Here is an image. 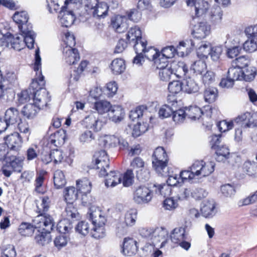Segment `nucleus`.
Segmentation results:
<instances>
[{
  "mask_svg": "<svg viewBox=\"0 0 257 257\" xmlns=\"http://www.w3.org/2000/svg\"><path fill=\"white\" fill-rule=\"evenodd\" d=\"M233 121L244 128L257 126V113H241L234 120L220 121L217 124L220 132H226L231 130L233 127Z\"/></svg>",
  "mask_w": 257,
  "mask_h": 257,
  "instance_id": "obj_1",
  "label": "nucleus"
},
{
  "mask_svg": "<svg viewBox=\"0 0 257 257\" xmlns=\"http://www.w3.org/2000/svg\"><path fill=\"white\" fill-rule=\"evenodd\" d=\"M168 155L163 147L157 148L152 156V166L153 169L162 176L167 174V167L168 163Z\"/></svg>",
  "mask_w": 257,
  "mask_h": 257,
  "instance_id": "obj_2",
  "label": "nucleus"
},
{
  "mask_svg": "<svg viewBox=\"0 0 257 257\" xmlns=\"http://www.w3.org/2000/svg\"><path fill=\"white\" fill-rule=\"evenodd\" d=\"M168 240V232L167 230L163 227H157L154 229L152 242L146 243L142 249L147 253H151L159 243H161L159 246L163 247L165 246Z\"/></svg>",
  "mask_w": 257,
  "mask_h": 257,
  "instance_id": "obj_3",
  "label": "nucleus"
},
{
  "mask_svg": "<svg viewBox=\"0 0 257 257\" xmlns=\"http://www.w3.org/2000/svg\"><path fill=\"white\" fill-rule=\"evenodd\" d=\"M45 84V81L44 80V77L42 74L41 71L40 72V76L38 79L36 78L32 80V82L30 84L29 88H31V90L32 92V97L34 101L33 104L30 103L27 105V107H30L31 108H34V110L36 112L42 109V107L44 106V104H41V100L37 97V94L41 89H43V87Z\"/></svg>",
  "mask_w": 257,
  "mask_h": 257,
  "instance_id": "obj_4",
  "label": "nucleus"
},
{
  "mask_svg": "<svg viewBox=\"0 0 257 257\" xmlns=\"http://www.w3.org/2000/svg\"><path fill=\"white\" fill-rule=\"evenodd\" d=\"M218 108L216 106H213L211 105H205L203 108H200L196 105H191L189 106L180 107L178 109H174L173 107L168 105H164L160 108L159 112H186L190 111L191 112H217L218 111Z\"/></svg>",
  "mask_w": 257,
  "mask_h": 257,
  "instance_id": "obj_5",
  "label": "nucleus"
},
{
  "mask_svg": "<svg viewBox=\"0 0 257 257\" xmlns=\"http://www.w3.org/2000/svg\"><path fill=\"white\" fill-rule=\"evenodd\" d=\"M214 167L213 162L206 163L203 161H196L189 169L192 171L195 177L198 178L209 175L214 171Z\"/></svg>",
  "mask_w": 257,
  "mask_h": 257,
  "instance_id": "obj_6",
  "label": "nucleus"
},
{
  "mask_svg": "<svg viewBox=\"0 0 257 257\" xmlns=\"http://www.w3.org/2000/svg\"><path fill=\"white\" fill-rule=\"evenodd\" d=\"M105 113H91L83 120V123L86 127L92 129L95 132L100 131L107 121L104 114Z\"/></svg>",
  "mask_w": 257,
  "mask_h": 257,
  "instance_id": "obj_7",
  "label": "nucleus"
},
{
  "mask_svg": "<svg viewBox=\"0 0 257 257\" xmlns=\"http://www.w3.org/2000/svg\"><path fill=\"white\" fill-rule=\"evenodd\" d=\"M38 232L45 231L51 232L54 226L53 218L49 214H38L33 221Z\"/></svg>",
  "mask_w": 257,
  "mask_h": 257,
  "instance_id": "obj_8",
  "label": "nucleus"
},
{
  "mask_svg": "<svg viewBox=\"0 0 257 257\" xmlns=\"http://www.w3.org/2000/svg\"><path fill=\"white\" fill-rule=\"evenodd\" d=\"M145 165V162L140 157L135 158L130 164L131 169L136 170L137 177L143 181H147L150 178L149 171L144 169Z\"/></svg>",
  "mask_w": 257,
  "mask_h": 257,
  "instance_id": "obj_9",
  "label": "nucleus"
},
{
  "mask_svg": "<svg viewBox=\"0 0 257 257\" xmlns=\"http://www.w3.org/2000/svg\"><path fill=\"white\" fill-rule=\"evenodd\" d=\"M204 113H158V118L163 119L165 118L172 117L173 121L176 123H182L185 118L187 117L192 121H196L202 119V115Z\"/></svg>",
  "mask_w": 257,
  "mask_h": 257,
  "instance_id": "obj_10",
  "label": "nucleus"
},
{
  "mask_svg": "<svg viewBox=\"0 0 257 257\" xmlns=\"http://www.w3.org/2000/svg\"><path fill=\"white\" fill-rule=\"evenodd\" d=\"M137 218V211L136 209H130L124 215V221L119 222L116 225L118 232L123 233L125 228L128 226H132L136 223Z\"/></svg>",
  "mask_w": 257,
  "mask_h": 257,
  "instance_id": "obj_11",
  "label": "nucleus"
},
{
  "mask_svg": "<svg viewBox=\"0 0 257 257\" xmlns=\"http://www.w3.org/2000/svg\"><path fill=\"white\" fill-rule=\"evenodd\" d=\"M170 68H172L173 74L177 78H183V80L191 75L188 67L184 62L172 61L170 63Z\"/></svg>",
  "mask_w": 257,
  "mask_h": 257,
  "instance_id": "obj_12",
  "label": "nucleus"
},
{
  "mask_svg": "<svg viewBox=\"0 0 257 257\" xmlns=\"http://www.w3.org/2000/svg\"><path fill=\"white\" fill-rule=\"evenodd\" d=\"M88 217L93 225H105L106 218L105 213L99 207L92 206L88 212Z\"/></svg>",
  "mask_w": 257,
  "mask_h": 257,
  "instance_id": "obj_13",
  "label": "nucleus"
},
{
  "mask_svg": "<svg viewBox=\"0 0 257 257\" xmlns=\"http://www.w3.org/2000/svg\"><path fill=\"white\" fill-rule=\"evenodd\" d=\"M8 159L10 161H7V164L3 169L4 174L7 177H9L13 171L21 172L23 167L22 160L17 158L15 156L10 157Z\"/></svg>",
  "mask_w": 257,
  "mask_h": 257,
  "instance_id": "obj_14",
  "label": "nucleus"
},
{
  "mask_svg": "<svg viewBox=\"0 0 257 257\" xmlns=\"http://www.w3.org/2000/svg\"><path fill=\"white\" fill-rule=\"evenodd\" d=\"M152 199V191L146 187H139L134 194V200L138 204L147 203Z\"/></svg>",
  "mask_w": 257,
  "mask_h": 257,
  "instance_id": "obj_15",
  "label": "nucleus"
},
{
  "mask_svg": "<svg viewBox=\"0 0 257 257\" xmlns=\"http://www.w3.org/2000/svg\"><path fill=\"white\" fill-rule=\"evenodd\" d=\"M67 6L64 5L61 7L58 18H60L62 26L64 27L68 28L73 24L76 17L72 11H67Z\"/></svg>",
  "mask_w": 257,
  "mask_h": 257,
  "instance_id": "obj_16",
  "label": "nucleus"
},
{
  "mask_svg": "<svg viewBox=\"0 0 257 257\" xmlns=\"http://www.w3.org/2000/svg\"><path fill=\"white\" fill-rule=\"evenodd\" d=\"M177 104V101L173 100L172 105L170 107H173L174 109H177L176 108ZM165 105L164 104V105ZM166 105H168V104ZM158 105L157 101L150 102H148L147 104L137 106L134 110H131L130 112H144L145 111H147L148 112H156L158 109L159 112L160 108L163 107L164 105L160 108L158 107Z\"/></svg>",
  "mask_w": 257,
  "mask_h": 257,
  "instance_id": "obj_17",
  "label": "nucleus"
},
{
  "mask_svg": "<svg viewBox=\"0 0 257 257\" xmlns=\"http://www.w3.org/2000/svg\"><path fill=\"white\" fill-rule=\"evenodd\" d=\"M156 119L157 118L152 116H149V118H146L145 120L138 121L137 123L134 126L132 132L133 136L137 138L144 134L149 127L148 122L153 124L156 122Z\"/></svg>",
  "mask_w": 257,
  "mask_h": 257,
  "instance_id": "obj_18",
  "label": "nucleus"
},
{
  "mask_svg": "<svg viewBox=\"0 0 257 257\" xmlns=\"http://www.w3.org/2000/svg\"><path fill=\"white\" fill-rule=\"evenodd\" d=\"M138 250L137 241L132 238H125L121 248V253L125 256H132Z\"/></svg>",
  "mask_w": 257,
  "mask_h": 257,
  "instance_id": "obj_19",
  "label": "nucleus"
},
{
  "mask_svg": "<svg viewBox=\"0 0 257 257\" xmlns=\"http://www.w3.org/2000/svg\"><path fill=\"white\" fill-rule=\"evenodd\" d=\"M5 143L11 151H18L22 146V140L18 133H14L5 138Z\"/></svg>",
  "mask_w": 257,
  "mask_h": 257,
  "instance_id": "obj_20",
  "label": "nucleus"
},
{
  "mask_svg": "<svg viewBox=\"0 0 257 257\" xmlns=\"http://www.w3.org/2000/svg\"><path fill=\"white\" fill-rule=\"evenodd\" d=\"M142 31L139 27L131 28L126 35V39L129 44L133 45L134 50H137V46L139 45V40L142 39Z\"/></svg>",
  "mask_w": 257,
  "mask_h": 257,
  "instance_id": "obj_21",
  "label": "nucleus"
},
{
  "mask_svg": "<svg viewBox=\"0 0 257 257\" xmlns=\"http://www.w3.org/2000/svg\"><path fill=\"white\" fill-rule=\"evenodd\" d=\"M210 27L206 22H200L195 26L192 32L194 38L202 39L205 38L210 33Z\"/></svg>",
  "mask_w": 257,
  "mask_h": 257,
  "instance_id": "obj_22",
  "label": "nucleus"
},
{
  "mask_svg": "<svg viewBox=\"0 0 257 257\" xmlns=\"http://www.w3.org/2000/svg\"><path fill=\"white\" fill-rule=\"evenodd\" d=\"M150 51L153 53L152 60L154 62L157 69L170 66L169 59L162 54L159 50L156 49H151Z\"/></svg>",
  "mask_w": 257,
  "mask_h": 257,
  "instance_id": "obj_23",
  "label": "nucleus"
},
{
  "mask_svg": "<svg viewBox=\"0 0 257 257\" xmlns=\"http://www.w3.org/2000/svg\"><path fill=\"white\" fill-rule=\"evenodd\" d=\"M63 54L66 62L70 65L75 64L80 59L78 51L76 48H64Z\"/></svg>",
  "mask_w": 257,
  "mask_h": 257,
  "instance_id": "obj_24",
  "label": "nucleus"
},
{
  "mask_svg": "<svg viewBox=\"0 0 257 257\" xmlns=\"http://www.w3.org/2000/svg\"><path fill=\"white\" fill-rule=\"evenodd\" d=\"M105 185L107 187H113L120 184L122 181V175L117 171H110L106 173Z\"/></svg>",
  "mask_w": 257,
  "mask_h": 257,
  "instance_id": "obj_25",
  "label": "nucleus"
},
{
  "mask_svg": "<svg viewBox=\"0 0 257 257\" xmlns=\"http://www.w3.org/2000/svg\"><path fill=\"white\" fill-rule=\"evenodd\" d=\"M215 203L213 200H207L203 202L201 212L205 218H211L216 213Z\"/></svg>",
  "mask_w": 257,
  "mask_h": 257,
  "instance_id": "obj_26",
  "label": "nucleus"
},
{
  "mask_svg": "<svg viewBox=\"0 0 257 257\" xmlns=\"http://www.w3.org/2000/svg\"><path fill=\"white\" fill-rule=\"evenodd\" d=\"M183 91L188 94L197 93L199 90V86L194 79L191 78V75L189 77L186 78L183 80Z\"/></svg>",
  "mask_w": 257,
  "mask_h": 257,
  "instance_id": "obj_27",
  "label": "nucleus"
},
{
  "mask_svg": "<svg viewBox=\"0 0 257 257\" xmlns=\"http://www.w3.org/2000/svg\"><path fill=\"white\" fill-rule=\"evenodd\" d=\"M66 131L59 130L51 135L49 139V143L55 146L63 144L66 138Z\"/></svg>",
  "mask_w": 257,
  "mask_h": 257,
  "instance_id": "obj_28",
  "label": "nucleus"
},
{
  "mask_svg": "<svg viewBox=\"0 0 257 257\" xmlns=\"http://www.w3.org/2000/svg\"><path fill=\"white\" fill-rule=\"evenodd\" d=\"M78 192L73 186L65 188L63 195L64 200L67 204H72L78 198Z\"/></svg>",
  "mask_w": 257,
  "mask_h": 257,
  "instance_id": "obj_29",
  "label": "nucleus"
},
{
  "mask_svg": "<svg viewBox=\"0 0 257 257\" xmlns=\"http://www.w3.org/2000/svg\"><path fill=\"white\" fill-rule=\"evenodd\" d=\"M124 20V18L119 16H117L111 20L112 27L117 33H123L127 29V24Z\"/></svg>",
  "mask_w": 257,
  "mask_h": 257,
  "instance_id": "obj_30",
  "label": "nucleus"
},
{
  "mask_svg": "<svg viewBox=\"0 0 257 257\" xmlns=\"http://www.w3.org/2000/svg\"><path fill=\"white\" fill-rule=\"evenodd\" d=\"M109 7L105 2L99 3L93 12L94 17L98 19H103L108 15Z\"/></svg>",
  "mask_w": 257,
  "mask_h": 257,
  "instance_id": "obj_31",
  "label": "nucleus"
},
{
  "mask_svg": "<svg viewBox=\"0 0 257 257\" xmlns=\"http://www.w3.org/2000/svg\"><path fill=\"white\" fill-rule=\"evenodd\" d=\"M109 67L113 74H120L125 69V61L121 58L115 59L111 62Z\"/></svg>",
  "mask_w": 257,
  "mask_h": 257,
  "instance_id": "obj_32",
  "label": "nucleus"
},
{
  "mask_svg": "<svg viewBox=\"0 0 257 257\" xmlns=\"http://www.w3.org/2000/svg\"><path fill=\"white\" fill-rule=\"evenodd\" d=\"M77 190L78 193L83 195L89 193L91 189V184L89 181L86 178L76 182Z\"/></svg>",
  "mask_w": 257,
  "mask_h": 257,
  "instance_id": "obj_33",
  "label": "nucleus"
},
{
  "mask_svg": "<svg viewBox=\"0 0 257 257\" xmlns=\"http://www.w3.org/2000/svg\"><path fill=\"white\" fill-rule=\"evenodd\" d=\"M13 19L14 21L19 24V29H23V25L26 26L28 23L29 16L26 12H17L14 15Z\"/></svg>",
  "mask_w": 257,
  "mask_h": 257,
  "instance_id": "obj_34",
  "label": "nucleus"
},
{
  "mask_svg": "<svg viewBox=\"0 0 257 257\" xmlns=\"http://www.w3.org/2000/svg\"><path fill=\"white\" fill-rule=\"evenodd\" d=\"M51 232L41 231L39 232L35 237L37 243L40 245L44 246L49 244L52 240Z\"/></svg>",
  "mask_w": 257,
  "mask_h": 257,
  "instance_id": "obj_35",
  "label": "nucleus"
},
{
  "mask_svg": "<svg viewBox=\"0 0 257 257\" xmlns=\"http://www.w3.org/2000/svg\"><path fill=\"white\" fill-rule=\"evenodd\" d=\"M53 180L54 186L57 189L62 188L66 183V180L64 173L60 170H57L55 171L54 173Z\"/></svg>",
  "mask_w": 257,
  "mask_h": 257,
  "instance_id": "obj_36",
  "label": "nucleus"
},
{
  "mask_svg": "<svg viewBox=\"0 0 257 257\" xmlns=\"http://www.w3.org/2000/svg\"><path fill=\"white\" fill-rule=\"evenodd\" d=\"M100 142L105 148L115 147L118 142V138L114 135H105L101 138Z\"/></svg>",
  "mask_w": 257,
  "mask_h": 257,
  "instance_id": "obj_37",
  "label": "nucleus"
},
{
  "mask_svg": "<svg viewBox=\"0 0 257 257\" xmlns=\"http://www.w3.org/2000/svg\"><path fill=\"white\" fill-rule=\"evenodd\" d=\"M170 239L175 243H178L185 239L184 228L179 227L175 228L170 235Z\"/></svg>",
  "mask_w": 257,
  "mask_h": 257,
  "instance_id": "obj_38",
  "label": "nucleus"
},
{
  "mask_svg": "<svg viewBox=\"0 0 257 257\" xmlns=\"http://www.w3.org/2000/svg\"><path fill=\"white\" fill-rule=\"evenodd\" d=\"M218 90L215 87H210L206 88L203 93L205 101L209 103L214 102L218 97Z\"/></svg>",
  "mask_w": 257,
  "mask_h": 257,
  "instance_id": "obj_39",
  "label": "nucleus"
},
{
  "mask_svg": "<svg viewBox=\"0 0 257 257\" xmlns=\"http://www.w3.org/2000/svg\"><path fill=\"white\" fill-rule=\"evenodd\" d=\"M207 68L206 63L201 60H199L194 62V63L191 65L190 68V74L192 73L193 74H200L202 75L203 72H204Z\"/></svg>",
  "mask_w": 257,
  "mask_h": 257,
  "instance_id": "obj_40",
  "label": "nucleus"
},
{
  "mask_svg": "<svg viewBox=\"0 0 257 257\" xmlns=\"http://www.w3.org/2000/svg\"><path fill=\"white\" fill-rule=\"evenodd\" d=\"M20 38L19 36L15 37L11 33L7 32V40L8 46H5V47H10L13 48L15 50H20Z\"/></svg>",
  "mask_w": 257,
  "mask_h": 257,
  "instance_id": "obj_41",
  "label": "nucleus"
},
{
  "mask_svg": "<svg viewBox=\"0 0 257 257\" xmlns=\"http://www.w3.org/2000/svg\"><path fill=\"white\" fill-rule=\"evenodd\" d=\"M50 201L48 196H44L41 198L40 203L37 204V212L39 214H47L46 212L50 207Z\"/></svg>",
  "mask_w": 257,
  "mask_h": 257,
  "instance_id": "obj_42",
  "label": "nucleus"
},
{
  "mask_svg": "<svg viewBox=\"0 0 257 257\" xmlns=\"http://www.w3.org/2000/svg\"><path fill=\"white\" fill-rule=\"evenodd\" d=\"M35 228L34 224L23 222L19 226V232L23 236H30L33 234Z\"/></svg>",
  "mask_w": 257,
  "mask_h": 257,
  "instance_id": "obj_43",
  "label": "nucleus"
},
{
  "mask_svg": "<svg viewBox=\"0 0 257 257\" xmlns=\"http://www.w3.org/2000/svg\"><path fill=\"white\" fill-rule=\"evenodd\" d=\"M45 172L42 171L38 174L35 179V190L39 193H44L45 192V188L44 185Z\"/></svg>",
  "mask_w": 257,
  "mask_h": 257,
  "instance_id": "obj_44",
  "label": "nucleus"
},
{
  "mask_svg": "<svg viewBox=\"0 0 257 257\" xmlns=\"http://www.w3.org/2000/svg\"><path fill=\"white\" fill-rule=\"evenodd\" d=\"M183 81L174 80L168 84V89L172 95L176 94L181 91H183Z\"/></svg>",
  "mask_w": 257,
  "mask_h": 257,
  "instance_id": "obj_45",
  "label": "nucleus"
},
{
  "mask_svg": "<svg viewBox=\"0 0 257 257\" xmlns=\"http://www.w3.org/2000/svg\"><path fill=\"white\" fill-rule=\"evenodd\" d=\"M94 108L98 112H108L110 111L111 104L106 100H99L94 102Z\"/></svg>",
  "mask_w": 257,
  "mask_h": 257,
  "instance_id": "obj_46",
  "label": "nucleus"
},
{
  "mask_svg": "<svg viewBox=\"0 0 257 257\" xmlns=\"http://www.w3.org/2000/svg\"><path fill=\"white\" fill-rule=\"evenodd\" d=\"M96 169L99 170V175L101 177L105 176L107 172V168H109V159L104 157V161L95 162Z\"/></svg>",
  "mask_w": 257,
  "mask_h": 257,
  "instance_id": "obj_47",
  "label": "nucleus"
},
{
  "mask_svg": "<svg viewBox=\"0 0 257 257\" xmlns=\"http://www.w3.org/2000/svg\"><path fill=\"white\" fill-rule=\"evenodd\" d=\"M256 70L255 67H246L242 70V79L246 81H250L254 79L256 76Z\"/></svg>",
  "mask_w": 257,
  "mask_h": 257,
  "instance_id": "obj_48",
  "label": "nucleus"
},
{
  "mask_svg": "<svg viewBox=\"0 0 257 257\" xmlns=\"http://www.w3.org/2000/svg\"><path fill=\"white\" fill-rule=\"evenodd\" d=\"M52 160L55 164H59L63 162L66 158L65 154L60 150L54 149L51 151Z\"/></svg>",
  "mask_w": 257,
  "mask_h": 257,
  "instance_id": "obj_49",
  "label": "nucleus"
},
{
  "mask_svg": "<svg viewBox=\"0 0 257 257\" xmlns=\"http://www.w3.org/2000/svg\"><path fill=\"white\" fill-rule=\"evenodd\" d=\"M134 178L135 176L132 169L127 170L122 176L121 182L123 186L126 187L131 186L134 183Z\"/></svg>",
  "mask_w": 257,
  "mask_h": 257,
  "instance_id": "obj_50",
  "label": "nucleus"
},
{
  "mask_svg": "<svg viewBox=\"0 0 257 257\" xmlns=\"http://www.w3.org/2000/svg\"><path fill=\"white\" fill-rule=\"evenodd\" d=\"M95 136L91 131L85 130L81 132L79 136V141L82 144L90 143L94 140Z\"/></svg>",
  "mask_w": 257,
  "mask_h": 257,
  "instance_id": "obj_51",
  "label": "nucleus"
},
{
  "mask_svg": "<svg viewBox=\"0 0 257 257\" xmlns=\"http://www.w3.org/2000/svg\"><path fill=\"white\" fill-rule=\"evenodd\" d=\"M249 63V60L244 56H242L233 60L231 65L235 66V67L243 70L248 66Z\"/></svg>",
  "mask_w": 257,
  "mask_h": 257,
  "instance_id": "obj_52",
  "label": "nucleus"
},
{
  "mask_svg": "<svg viewBox=\"0 0 257 257\" xmlns=\"http://www.w3.org/2000/svg\"><path fill=\"white\" fill-rule=\"evenodd\" d=\"M227 75L229 78H231L234 81L242 80V70L232 66L228 69Z\"/></svg>",
  "mask_w": 257,
  "mask_h": 257,
  "instance_id": "obj_53",
  "label": "nucleus"
},
{
  "mask_svg": "<svg viewBox=\"0 0 257 257\" xmlns=\"http://www.w3.org/2000/svg\"><path fill=\"white\" fill-rule=\"evenodd\" d=\"M158 69L159 70V76L162 81H168L173 74L172 68H170V66Z\"/></svg>",
  "mask_w": 257,
  "mask_h": 257,
  "instance_id": "obj_54",
  "label": "nucleus"
},
{
  "mask_svg": "<svg viewBox=\"0 0 257 257\" xmlns=\"http://www.w3.org/2000/svg\"><path fill=\"white\" fill-rule=\"evenodd\" d=\"M178 198L174 197L167 198L163 201V207L166 210H172L176 208L178 206Z\"/></svg>",
  "mask_w": 257,
  "mask_h": 257,
  "instance_id": "obj_55",
  "label": "nucleus"
},
{
  "mask_svg": "<svg viewBox=\"0 0 257 257\" xmlns=\"http://www.w3.org/2000/svg\"><path fill=\"white\" fill-rule=\"evenodd\" d=\"M223 52V47L222 46H216L210 47V55L211 58L214 61H217L219 60Z\"/></svg>",
  "mask_w": 257,
  "mask_h": 257,
  "instance_id": "obj_56",
  "label": "nucleus"
},
{
  "mask_svg": "<svg viewBox=\"0 0 257 257\" xmlns=\"http://www.w3.org/2000/svg\"><path fill=\"white\" fill-rule=\"evenodd\" d=\"M243 49L249 53H251L257 50V40L254 39H250L246 41L242 46Z\"/></svg>",
  "mask_w": 257,
  "mask_h": 257,
  "instance_id": "obj_57",
  "label": "nucleus"
},
{
  "mask_svg": "<svg viewBox=\"0 0 257 257\" xmlns=\"http://www.w3.org/2000/svg\"><path fill=\"white\" fill-rule=\"evenodd\" d=\"M154 187L156 188V193L164 197L170 195L171 193V187L167 184L163 185H154Z\"/></svg>",
  "mask_w": 257,
  "mask_h": 257,
  "instance_id": "obj_58",
  "label": "nucleus"
},
{
  "mask_svg": "<svg viewBox=\"0 0 257 257\" xmlns=\"http://www.w3.org/2000/svg\"><path fill=\"white\" fill-rule=\"evenodd\" d=\"M154 229L153 228L142 227L139 229V234L143 238H145L148 242H151Z\"/></svg>",
  "mask_w": 257,
  "mask_h": 257,
  "instance_id": "obj_59",
  "label": "nucleus"
},
{
  "mask_svg": "<svg viewBox=\"0 0 257 257\" xmlns=\"http://www.w3.org/2000/svg\"><path fill=\"white\" fill-rule=\"evenodd\" d=\"M93 225L94 227L91 232L92 236L96 239L103 237L105 235V231L104 225Z\"/></svg>",
  "mask_w": 257,
  "mask_h": 257,
  "instance_id": "obj_60",
  "label": "nucleus"
},
{
  "mask_svg": "<svg viewBox=\"0 0 257 257\" xmlns=\"http://www.w3.org/2000/svg\"><path fill=\"white\" fill-rule=\"evenodd\" d=\"M243 170L250 176L257 173V164L249 161L245 162L243 164Z\"/></svg>",
  "mask_w": 257,
  "mask_h": 257,
  "instance_id": "obj_61",
  "label": "nucleus"
},
{
  "mask_svg": "<svg viewBox=\"0 0 257 257\" xmlns=\"http://www.w3.org/2000/svg\"><path fill=\"white\" fill-rule=\"evenodd\" d=\"M220 190L222 194L225 197H231L235 193V189L233 186L226 184L221 186Z\"/></svg>",
  "mask_w": 257,
  "mask_h": 257,
  "instance_id": "obj_62",
  "label": "nucleus"
},
{
  "mask_svg": "<svg viewBox=\"0 0 257 257\" xmlns=\"http://www.w3.org/2000/svg\"><path fill=\"white\" fill-rule=\"evenodd\" d=\"M18 126L19 131L22 133L24 135V137H26L27 140H28L29 137L31 134L28 123L26 121H22L21 119L18 123Z\"/></svg>",
  "mask_w": 257,
  "mask_h": 257,
  "instance_id": "obj_63",
  "label": "nucleus"
},
{
  "mask_svg": "<svg viewBox=\"0 0 257 257\" xmlns=\"http://www.w3.org/2000/svg\"><path fill=\"white\" fill-rule=\"evenodd\" d=\"M160 53L170 59L173 58L177 54V50L176 48L171 45L163 48Z\"/></svg>",
  "mask_w": 257,
  "mask_h": 257,
  "instance_id": "obj_64",
  "label": "nucleus"
}]
</instances>
